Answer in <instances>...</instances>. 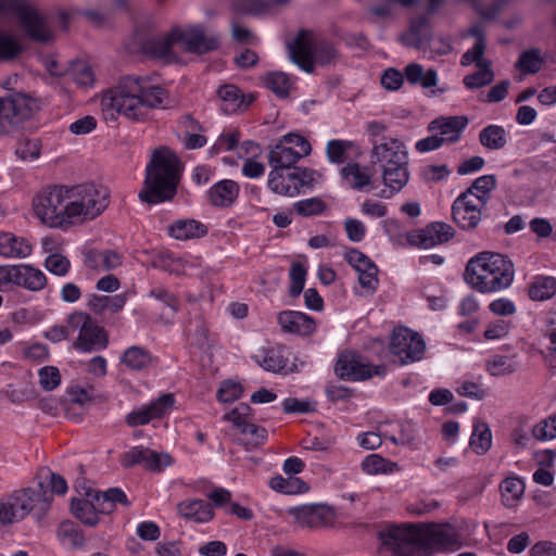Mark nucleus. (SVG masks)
Masks as SVG:
<instances>
[{
    "mask_svg": "<svg viewBox=\"0 0 556 556\" xmlns=\"http://www.w3.org/2000/svg\"><path fill=\"white\" fill-rule=\"evenodd\" d=\"M380 539L391 556H431L460 546L459 534L450 523L390 526L380 533Z\"/></svg>",
    "mask_w": 556,
    "mask_h": 556,
    "instance_id": "f257e3e1",
    "label": "nucleus"
},
{
    "mask_svg": "<svg viewBox=\"0 0 556 556\" xmlns=\"http://www.w3.org/2000/svg\"><path fill=\"white\" fill-rule=\"evenodd\" d=\"M168 98L167 91L152 85L150 78L127 75L102 96L101 108L105 116L115 118V113L131 121H143L150 110L163 108Z\"/></svg>",
    "mask_w": 556,
    "mask_h": 556,
    "instance_id": "f03ea898",
    "label": "nucleus"
},
{
    "mask_svg": "<svg viewBox=\"0 0 556 556\" xmlns=\"http://www.w3.org/2000/svg\"><path fill=\"white\" fill-rule=\"evenodd\" d=\"M111 203V192L106 186L84 182L43 188L33 199V208H108Z\"/></svg>",
    "mask_w": 556,
    "mask_h": 556,
    "instance_id": "7ed1b4c3",
    "label": "nucleus"
},
{
    "mask_svg": "<svg viewBox=\"0 0 556 556\" xmlns=\"http://www.w3.org/2000/svg\"><path fill=\"white\" fill-rule=\"evenodd\" d=\"M179 182V160L167 147L153 150L146 168L144 188L139 192L140 200L155 205L172 200Z\"/></svg>",
    "mask_w": 556,
    "mask_h": 556,
    "instance_id": "20e7f679",
    "label": "nucleus"
},
{
    "mask_svg": "<svg viewBox=\"0 0 556 556\" xmlns=\"http://www.w3.org/2000/svg\"><path fill=\"white\" fill-rule=\"evenodd\" d=\"M465 279L479 292H497L511 285L514 266L500 253L482 252L468 262Z\"/></svg>",
    "mask_w": 556,
    "mask_h": 556,
    "instance_id": "39448f33",
    "label": "nucleus"
},
{
    "mask_svg": "<svg viewBox=\"0 0 556 556\" xmlns=\"http://www.w3.org/2000/svg\"><path fill=\"white\" fill-rule=\"evenodd\" d=\"M371 144V162L379 164L383 184L390 189L386 197H391L402 190L409 180L406 147L401 140L391 137H382L380 141L372 140Z\"/></svg>",
    "mask_w": 556,
    "mask_h": 556,
    "instance_id": "423d86ee",
    "label": "nucleus"
},
{
    "mask_svg": "<svg viewBox=\"0 0 556 556\" xmlns=\"http://www.w3.org/2000/svg\"><path fill=\"white\" fill-rule=\"evenodd\" d=\"M37 109V101L23 92L0 98V137L18 130Z\"/></svg>",
    "mask_w": 556,
    "mask_h": 556,
    "instance_id": "0eeeda50",
    "label": "nucleus"
},
{
    "mask_svg": "<svg viewBox=\"0 0 556 556\" xmlns=\"http://www.w3.org/2000/svg\"><path fill=\"white\" fill-rule=\"evenodd\" d=\"M73 334L77 332V338L73 342V348L83 353L104 350L108 346L109 339L105 330L85 312H74L66 318Z\"/></svg>",
    "mask_w": 556,
    "mask_h": 556,
    "instance_id": "6e6552de",
    "label": "nucleus"
},
{
    "mask_svg": "<svg viewBox=\"0 0 556 556\" xmlns=\"http://www.w3.org/2000/svg\"><path fill=\"white\" fill-rule=\"evenodd\" d=\"M0 13L14 15L34 41L47 43L53 37L43 16L26 0H0Z\"/></svg>",
    "mask_w": 556,
    "mask_h": 556,
    "instance_id": "1a4fd4ad",
    "label": "nucleus"
},
{
    "mask_svg": "<svg viewBox=\"0 0 556 556\" xmlns=\"http://www.w3.org/2000/svg\"><path fill=\"white\" fill-rule=\"evenodd\" d=\"M312 151L308 140L294 132L285 135L269 151L268 162L275 169H291Z\"/></svg>",
    "mask_w": 556,
    "mask_h": 556,
    "instance_id": "9d476101",
    "label": "nucleus"
},
{
    "mask_svg": "<svg viewBox=\"0 0 556 556\" xmlns=\"http://www.w3.org/2000/svg\"><path fill=\"white\" fill-rule=\"evenodd\" d=\"M390 351L402 365H406L424 357L426 342L418 332L404 327L396 328L391 337Z\"/></svg>",
    "mask_w": 556,
    "mask_h": 556,
    "instance_id": "9b49d317",
    "label": "nucleus"
},
{
    "mask_svg": "<svg viewBox=\"0 0 556 556\" xmlns=\"http://www.w3.org/2000/svg\"><path fill=\"white\" fill-rule=\"evenodd\" d=\"M334 371L340 379L363 381L374 376L383 377L386 375V366H374L359 355L353 352H345L339 356Z\"/></svg>",
    "mask_w": 556,
    "mask_h": 556,
    "instance_id": "f8f14e48",
    "label": "nucleus"
},
{
    "mask_svg": "<svg viewBox=\"0 0 556 556\" xmlns=\"http://www.w3.org/2000/svg\"><path fill=\"white\" fill-rule=\"evenodd\" d=\"M455 235L454 228L443 222H432L422 228L406 233V242L414 248L431 249L448 242Z\"/></svg>",
    "mask_w": 556,
    "mask_h": 556,
    "instance_id": "ddd939ff",
    "label": "nucleus"
},
{
    "mask_svg": "<svg viewBox=\"0 0 556 556\" xmlns=\"http://www.w3.org/2000/svg\"><path fill=\"white\" fill-rule=\"evenodd\" d=\"M11 494L24 518L34 514L37 519H41L52 502V497L45 490L42 482L38 483V489L25 488L15 490Z\"/></svg>",
    "mask_w": 556,
    "mask_h": 556,
    "instance_id": "4468645a",
    "label": "nucleus"
},
{
    "mask_svg": "<svg viewBox=\"0 0 556 556\" xmlns=\"http://www.w3.org/2000/svg\"><path fill=\"white\" fill-rule=\"evenodd\" d=\"M175 404V396L172 393H164L147 405H142L126 416V424L130 427H138L149 424L151 420L162 418L169 414Z\"/></svg>",
    "mask_w": 556,
    "mask_h": 556,
    "instance_id": "2eb2a0df",
    "label": "nucleus"
},
{
    "mask_svg": "<svg viewBox=\"0 0 556 556\" xmlns=\"http://www.w3.org/2000/svg\"><path fill=\"white\" fill-rule=\"evenodd\" d=\"M289 514L299 525L308 528L330 527L334 523L337 517L332 507L321 504L291 507Z\"/></svg>",
    "mask_w": 556,
    "mask_h": 556,
    "instance_id": "dca6fc26",
    "label": "nucleus"
},
{
    "mask_svg": "<svg viewBox=\"0 0 556 556\" xmlns=\"http://www.w3.org/2000/svg\"><path fill=\"white\" fill-rule=\"evenodd\" d=\"M34 215L49 228L67 230L72 226L96 219L99 211H34Z\"/></svg>",
    "mask_w": 556,
    "mask_h": 556,
    "instance_id": "f3484780",
    "label": "nucleus"
},
{
    "mask_svg": "<svg viewBox=\"0 0 556 556\" xmlns=\"http://www.w3.org/2000/svg\"><path fill=\"white\" fill-rule=\"evenodd\" d=\"M493 175L477 178L470 188L463 192L453 203L452 208H482L489 201V193L495 188Z\"/></svg>",
    "mask_w": 556,
    "mask_h": 556,
    "instance_id": "a211bd4d",
    "label": "nucleus"
},
{
    "mask_svg": "<svg viewBox=\"0 0 556 556\" xmlns=\"http://www.w3.org/2000/svg\"><path fill=\"white\" fill-rule=\"evenodd\" d=\"M182 28L174 27L163 36H152L140 42L146 54L155 59L170 60L174 58L173 45L180 42Z\"/></svg>",
    "mask_w": 556,
    "mask_h": 556,
    "instance_id": "6ab92c4d",
    "label": "nucleus"
},
{
    "mask_svg": "<svg viewBox=\"0 0 556 556\" xmlns=\"http://www.w3.org/2000/svg\"><path fill=\"white\" fill-rule=\"evenodd\" d=\"M180 42L185 45L188 52L197 54L216 50L219 46L218 38L215 35H207L202 25H193L182 29Z\"/></svg>",
    "mask_w": 556,
    "mask_h": 556,
    "instance_id": "aec40b11",
    "label": "nucleus"
},
{
    "mask_svg": "<svg viewBox=\"0 0 556 556\" xmlns=\"http://www.w3.org/2000/svg\"><path fill=\"white\" fill-rule=\"evenodd\" d=\"M281 330L296 336H311L316 330L314 318L299 311H282L277 315Z\"/></svg>",
    "mask_w": 556,
    "mask_h": 556,
    "instance_id": "412c9836",
    "label": "nucleus"
},
{
    "mask_svg": "<svg viewBox=\"0 0 556 556\" xmlns=\"http://www.w3.org/2000/svg\"><path fill=\"white\" fill-rule=\"evenodd\" d=\"M468 122L466 116H442L430 122L428 130L438 131L437 135L444 143H455L460 139Z\"/></svg>",
    "mask_w": 556,
    "mask_h": 556,
    "instance_id": "4be33fe9",
    "label": "nucleus"
},
{
    "mask_svg": "<svg viewBox=\"0 0 556 556\" xmlns=\"http://www.w3.org/2000/svg\"><path fill=\"white\" fill-rule=\"evenodd\" d=\"M287 354L288 351L283 345H276L262 350L260 354L253 356V359L266 371L287 372L289 371Z\"/></svg>",
    "mask_w": 556,
    "mask_h": 556,
    "instance_id": "5701e85b",
    "label": "nucleus"
},
{
    "mask_svg": "<svg viewBox=\"0 0 556 556\" xmlns=\"http://www.w3.org/2000/svg\"><path fill=\"white\" fill-rule=\"evenodd\" d=\"M94 490L86 493L84 498H73L71 509L73 515L78 518L83 523L89 527H94L99 522V514Z\"/></svg>",
    "mask_w": 556,
    "mask_h": 556,
    "instance_id": "b1692460",
    "label": "nucleus"
},
{
    "mask_svg": "<svg viewBox=\"0 0 556 556\" xmlns=\"http://www.w3.org/2000/svg\"><path fill=\"white\" fill-rule=\"evenodd\" d=\"M292 62L305 72L313 71V45L307 38V33L301 30L292 43L288 45Z\"/></svg>",
    "mask_w": 556,
    "mask_h": 556,
    "instance_id": "393cba45",
    "label": "nucleus"
},
{
    "mask_svg": "<svg viewBox=\"0 0 556 556\" xmlns=\"http://www.w3.org/2000/svg\"><path fill=\"white\" fill-rule=\"evenodd\" d=\"M153 359L152 353L141 345H131L119 356V363L131 371L147 370L152 366Z\"/></svg>",
    "mask_w": 556,
    "mask_h": 556,
    "instance_id": "a878e982",
    "label": "nucleus"
},
{
    "mask_svg": "<svg viewBox=\"0 0 556 556\" xmlns=\"http://www.w3.org/2000/svg\"><path fill=\"white\" fill-rule=\"evenodd\" d=\"M33 252V245L24 238L11 232L0 233V255L5 258H25Z\"/></svg>",
    "mask_w": 556,
    "mask_h": 556,
    "instance_id": "bb28decb",
    "label": "nucleus"
},
{
    "mask_svg": "<svg viewBox=\"0 0 556 556\" xmlns=\"http://www.w3.org/2000/svg\"><path fill=\"white\" fill-rule=\"evenodd\" d=\"M180 516L195 522H207L213 518L212 506L203 500H186L177 505Z\"/></svg>",
    "mask_w": 556,
    "mask_h": 556,
    "instance_id": "cd10ccee",
    "label": "nucleus"
},
{
    "mask_svg": "<svg viewBox=\"0 0 556 556\" xmlns=\"http://www.w3.org/2000/svg\"><path fill=\"white\" fill-rule=\"evenodd\" d=\"M239 190L235 180L224 179L211 187L208 198L214 206H229L238 198Z\"/></svg>",
    "mask_w": 556,
    "mask_h": 556,
    "instance_id": "c85d7f7f",
    "label": "nucleus"
},
{
    "mask_svg": "<svg viewBox=\"0 0 556 556\" xmlns=\"http://www.w3.org/2000/svg\"><path fill=\"white\" fill-rule=\"evenodd\" d=\"M168 232L177 240H190L205 236L207 228L194 219H179L169 226Z\"/></svg>",
    "mask_w": 556,
    "mask_h": 556,
    "instance_id": "c756f323",
    "label": "nucleus"
},
{
    "mask_svg": "<svg viewBox=\"0 0 556 556\" xmlns=\"http://www.w3.org/2000/svg\"><path fill=\"white\" fill-rule=\"evenodd\" d=\"M285 169H275L269 173L268 187L269 189L280 195L295 197L299 194V190L294 185V176L291 172L285 174Z\"/></svg>",
    "mask_w": 556,
    "mask_h": 556,
    "instance_id": "7c9ffc66",
    "label": "nucleus"
},
{
    "mask_svg": "<svg viewBox=\"0 0 556 556\" xmlns=\"http://www.w3.org/2000/svg\"><path fill=\"white\" fill-rule=\"evenodd\" d=\"M556 294V278L535 276L528 286V295L532 301H547Z\"/></svg>",
    "mask_w": 556,
    "mask_h": 556,
    "instance_id": "2f4dec72",
    "label": "nucleus"
},
{
    "mask_svg": "<svg viewBox=\"0 0 556 556\" xmlns=\"http://www.w3.org/2000/svg\"><path fill=\"white\" fill-rule=\"evenodd\" d=\"M17 287H23L30 291H39L45 288L47 278L43 271L28 264H18Z\"/></svg>",
    "mask_w": 556,
    "mask_h": 556,
    "instance_id": "473e14b6",
    "label": "nucleus"
},
{
    "mask_svg": "<svg viewBox=\"0 0 556 556\" xmlns=\"http://www.w3.org/2000/svg\"><path fill=\"white\" fill-rule=\"evenodd\" d=\"M404 75L412 85H419L422 88H431L438 84L437 72L432 68L425 72L424 67L418 63H410L405 66Z\"/></svg>",
    "mask_w": 556,
    "mask_h": 556,
    "instance_id": "72a5a7b5",
    "label": "nucleus"
},
{
    "mask_svg": "<svg viewBox=\"0 0 556 556\" xmlns=\"http://www.w3.org/2000/svg\"><path fill=\"white\" fill-rule=\"evenodd\" d=\"M97 507L101 514H111L117 503L129 505L125 492L119 488H111L104 492L94 491Z\"/></svg>",
    "mask_w": 556,
    "mask_h": 556,
    "instance_id": "f704fd0d",
    "label": "nucleus"
},
{
    "mask_svg": "<svg viewBox=\"0 0 556 556\" xmlns=\"http://www.w3.org/2000/svg\"><path fill=\"white\" fill-rule=\"evenodd\" d=\"M479 142L489 150H501L507 144V132L500 125H488L479 132Z\"/></svg>",
    "mask_w": 556,
    "mask_h": 556,
    "instance_id": "c9c22d12",
    "label": "nucleus"
},
{
    "mask_svg": "<svg viewBox=\"0 0 556 556\" xmlns=\"http://www.w3.org/2000/svg\"><path fill=\"white\" fill-rule=\"evenodd\" d=\"M362 470L369 476L389 475L397 471L399 465L379 454H370L361 464Z\"/></svg>",
    "mask_w": 556,
    "mask_h": 556,
    "instance_id": "e433bc0d",
    "label": "nucleus"
},
{
    "mask_svg": "<svg viewBox=\"0 0 556 556\" xmlns=\"http://www.w3.org/2000/svg\"><path fill=\"white\" fill-rule=\"evenodd\" d=\"M502 503L507 508L517 505L525 493V484L521 479L513 477L506 478L500 485Z\"/></svg>",
    "mask_w": 556,
    "mask_h": 556,
    "instance_id": "4c0bfd02",
    "label": "nucleus"
},
{
    "mask_svg": "<svg viewBox=\"0 0 556 556\" xmlns=\"http://www.w3.org/2000/svg\"><path fill=\"white\" fill-rule=\"evenodd\" d=\"M341 176L344 184L353 189L362 190L369 186L371 177L363 170L358 163H348L341 169Z\"/></svg>",
    "mask_w": 556,
    "mask_h": 556,
    "instance_id": "58836bf2",
    "label": "nucleus"
},
{
    "mask_svg": "<svg viewBox=\"0 0 556 556\" xmlns=\"http://www.w3.org/2000/svg\"><path fill=\"white\" fill-rule=\"evenodd\" d=\"M217 94L223 102L225 112H235L237 110L247 109L249 105L244 103L241 90L235 85H225L218 88Z\"/></svg>",
    "mask_w": 556,
    "mask_h": 556,
    "instance_id": "ea45409f",
    "label": "nucleus"
},
{
    "mask_svg": "<svg viewBox=\"0 0 556 556\" xmlns=\"http://www.w3.org/2000/svg\"><path fill=\"white\" fill-rule=\"evenodd\" d=\"M469 444L472 451L478 455H483L491 448L492 433L485 422H479L473 426Z\"/></svg>",
    "mask_w": 556,
    "mask_h": 556,
    "instance_id": "a19ab883",
    "label": "nucleus"
},
{
    "mask_svg": "<svg viewBox=\"0 0 556 556\" xmlns=\"http://www.w3.org/2000/svg\"><path fill=\"white\" fill-rule=\"evenodd\" d=\"M269 485L273 490L285 494H301L308 491V485L296 477L283 478L278 475L270 479Z\"/></svg>",
    "mask_w": 556,
    "mask_h": 556,
    "instance_id": "79ce46f5",
    "label": "nucleus"
},
{
    "mask_svg": "<svg viewBox=\"0 0 556 556\" xmlns=\"http://www.w3.org/2000/svg\"><path fill=\"white\" fill-rule=\"evenodd\" d=\"M540 49L532 48L520 53L515 67L523 74H536L543 65Z\"/></svg>",
    "mask_w": 556,
    "mask_h": 556,
    "instance_id": "37998d69",
    "label": "nucleus"
},
{
    "mask_svg": "<svg viewBox=\"0 0 556 556\" xmlns=\"http://www.w3.org/2000/svg\"><path fill=\"white\" fill-rule=\"evenodd\" d=\"M485 369L494 377L506 376L517 370V362L514 356L493 355L486 361Z\"/></svg>",
    "mask_w": 556,
    "mask_h": 556,
    "instance_id": "c03bdc74",
    "label": "nucleus"
},
{
    "mask_svg": "<svg viewBox=\"0 0 556 556\" xmlns=\"http://www.w3.org/2000/svg\"><path fill=\"white\" fill-rule=\"evenodd\" d=\"M264 85L279 98H287L292 83L289 76L282 72H270L263 78Z\"/></svg>",
    "mask_w": 556,
    "mask_h": 556,
    "instance_id": "a18cd8bd",
    "label": "nucleus"
},
{
    "mask_svg": "<svg viewBox=\"0 0 556 556\" xmlns=\"http://www.w3.org/2000/svg\"><path fill=\"white\" fill-rule=\"evenodd\" d=\"M24 519L22 510L13 500L12 494L0 500V527H8Z\"/></svg>",
    "mask_w": 556,
    "mask_h": 556,
    "instance_id": "49530a36",
    "label": "nucleus"
},
{
    "mask_svg": "<svg viewBox=\"0 0 556 556\" xmlns=\"http://www.w3.org/2000/svg\"><path fill=\"white\" fill-rule=\"evenodd\" d=\"M478 71L464 77L463 83L468 89H479L490 85L495 77L492 63H484L478 66Z\"/></svg>",
    "mask_w": 556,
    "mask_h": 556,
    "instance_id": "de8ad7c7",
    "label": "nucleus"
},
{
    "mask_svg": "<svg viewBox=\"0 0 556 556\" xmlns=\"http://www.w3.org/2000/svg\"><path fill=\"white\" fill-rule=\"evenodd\" d=\"M66 74L79 87H90L94 83V73L91 66L84 61L73 62Z\"/></svg>",
    "mask_w": 556,
    "mask_h": 556,
    "instance_id": "09e8293b",
    "label": "nucleus"
},
{
    "mask_svg": "<svg viewBox=\"0 0 556 556\" xmlns=\"http://www.w3.org/2000/svg\"><path fill=\"white\" fill-rule=\"evenodd\" d=\"M23 52L20 41L11 34L0 30V62L16 60Z\"/></svg>",
    "mask_w": 556,
    "mask_h": 556,
    "instance_id": "8fccbe9b",
    "label": "nucleus"
},
{
    "mask_svg": "<svg viewBox=\"0 0 556 556\" xmlns=\"http://www.w3.org/2000/svg\"><path fill=\"white\" fill-rule=\"evenodd\" d=\"M307 275V268L304 264L300 262H294L291 264L289 278H290V287L289 293L291 296H299L300 293L304 289L305 280Z\"/></svg>",
    "mask_w": 556,
    "mask_h": 556,
    "instance_id": "3c124183",
    "label": "nucleus"
},
{
    "mask_svg": "<svg viewBox=\"0 0 556 556\" xmlns=\"http://www.w3.org/2000/svg\"><path fill=\"white\" fill-rule=\"evenodd\" d=\"M338 53L334 46L326 40L317 41L313 45V65H328L333 62Z\"/></svg>",
    "mask_w": 556,
    "mask_h": 556,
    "instance_id": "603ef678",
    "label": "nucleus"
},
{
    "mask_svg": "<svg viewBox=\"0 0 556 556\" xmlns=\"http://www.w3.org/2000/svg\"><path fill=\"white\" fill-rule=\"evenodd\" d=\"M240 433L244 437L245 444L251 447H258L265 444L268 439L267 430L252 421L245 425Z\"/></svg>",
    "mask_w": 556,
    "mask_h": 556,
    "instance_id": "864d4df0",
    "label": "nucleus"
},
{
    "mask_svg": "<svg viewBox=\"0 0 556 556\" xmlns=\"http://www.w3.org/2000/svg\"><path fill=\"white\" fill-rule=\"evenodd\" d=\"M354 147L349 140L333 139L327 143L326 153L331 163L342 164L345 162V153Z\"/></svg>",
    "mask_w": 556,
    "mask_h": 556,
    "instance_id": "5fc2aeb1",
    "label": "nucleus"
},
{
    "mask_svg": "<svg viewBox=\"0 0 556 556\" xmlns=\"http://www.w3.org/2000/svg\"><path fill=\"white\" fill-rule=\"evenodd\" d=\"M485 49L486 42H483L482 40H477L473 47L463 54L460 59V64L463 66H468L475 63L476 66L478 67L483 65L484 63H492L490 60L483 58Z\"/></svg>",
    "mask_w": 556,
    "mask_h": 556,
    "instance_id": "6e6d98bb",
    "label": "nucleus"
},
{
    "mask_svg": "<svg viewBox=\"0 0 556 556\" xmlns=\"http://www.w3.org/2000/svg\"><path fill=\"white\" fill-rule=\"evenodd\" d=\"M172 465V457L167 453H156L147 448L143 466L146 469L154 472H161Z\"/></svg>",
    "mask_w": 556,
    "mask_h": 556,
    "instance_id": "4d7b16f0",
    "label": "nucleus"
},
{
    "mask_svg": "<svg viewBox=\"0 0 556 556\" xmlns=\"http://www.w3.org/2000/svg\"><path fill=\"white\" fill-rule=\"evenodd\" d=\"M232 8L239 13L261 15L270 9V3L263 0H236Z\"/></svg>",
    "mask_w": 556,
    "mask_h": 556,
    "instance_id": "13d9d810",
    "label": "nucleus"
},
{
    "mask_svg": "<svg viewBox=\"0 0 556 556\" xmlns=\"http://www.w3.org/2000/svg\"><path fill=\"white\" fill-rule=\"evenodd\" d=\"M428 17L422 15L417 17L410 23V35L414 37V41H406L407 47H414L419 49L425 41L431 40V34L426 35L422 33L424 28L428 25Z\"/></svg>",
    "mask_w": 556,
    "mask_h": 556,
    "instance_id": "bf43d9fd",
    "label": "nucleus"
},
{
    "mask_svg": "<svg viewBox=\"0 0 556 556\" xmlns=\"http://www.w3.org/2000/svg\"><path fill=\"white\" fill-rule=\"evenodd\" d=\"M45 267L51 274L64 277L71 269V262L60 253H51L45 261Z\"/></svg>",
    "mask_w": 556,
    "mask_h": 556,
    "instance_id": "052dcab7",
    "label": "nucleus"
},
{
    "mask_svg": "<svg viewBox=\"0 0 556 556\" xmlns=\"http://www.w3.org/2000/svg\"><path fill=\"white\" fill-rule=\"evenodd\" d=\"M243 388L240 382L233 380H225L217 390V399L222 403H231L240 399Z\"/></svg>",
    "mask_w": 556,
    "mask_h": 556,
    "instance_id": "680f3d73",
    "label": "nucleus"
},
{
    "mask_svg": "<svg viewBox=\"0 0 556 556\" xmlns=\"http://www.w3.org/2000/svg\"><path fill=\"white\" fill-rule=\"evenodd\" d=\"M40 143L36 139L22 138L18 140L15 154L21 160H36L40 155Z\"/></svg>",
    "mask_w": 556,
    "mask_h": 556,
    "instance_id": "e2e57ef3",
    "label": "nucleus"
},
{
    "mask_svg": "<svg viewBox=\"0 0 556 556\" xmlns=\"http://www.w3.org/2000/svg\"><path fill=\"white\" fill-rule=\"evenodd\" d=\"M454 223L463 230L475 229L481 222V211H452Z\"/></svg>",
    "mask_w": 556,
    "mask_h": 556,
    "instance_id": "0e129e2a",
    "label": "nucleus"
},
{
    "mask_svg": "<svg viewBox=\"0 0 556 556\" xmlns=\"http://www.w3.org/2000/svg\"><path fill=\"white\" fill-rule=\"evenodd\" d=\"M224 419L231 422L239 431L252 421L251 408L247 404H240L229 413L225 414Z\"/></svg>",
    "mask_w": 556,
    "mask_h": 556,
    "instance_id": "69168bd1",
    "label": "nucleus"
},
{
    "mask_svg": "<svg viewBox=\"0 0 556 556\" xmlns=\"http://www.w3.org/2000/svg\"><path fill=\"white\" fill-rule=\"evenodd\" d=\"M532 433L540 441H548L556 438V415H551L533 427Z\"/></svg>",
    "mask_w": 556,
    "mask_h": 556,
    "instance_id": "338daca9",
    "label": "nucleus"
},
{
    "mask_svg": "<svg viewBox=\"0 0 556 556\" xmlns=\"http://www.w3.org/2000/svg\"><path fill=\"white\" fill-rule=\"evenodd\" d=\"M39 383L46 391H52L61 383V375L56 367L46 366L39 370Z\"/></svg>",
    "mask_w": 556,
    "mask_h": 556,
    "instance_id": "774afa93",
    "label": "nucleus"
}]
</instances>
